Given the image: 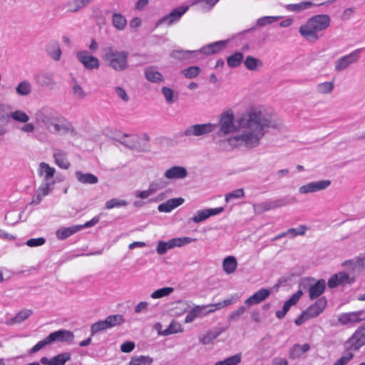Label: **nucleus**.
<instances>
[{"label":"nucleus","instance_id":"6e6552de","mask_svg":"<svg viewBox=\"0 0 365 365\" xmlns=\"http://www.w3.org/2000/svg\"><path fill=\"white\" fill-rule=\"evenodd\" d=\"M189 6H181L173 9L168 14L159 19L156 23V27L160 25L170 26L178 22L182 16L188 10Z\"/></svg>","mask_w":365,"mask_h":365},{"label":"nucleus","instance_id":"72a5a7b5","mask_svg":"<svg viewBox=\"0 0 365 365\" xmlns=\"http://www.w3.org/2000/svg\"><path fill=\"white\" fill-rule=\"evenodd\" d=\"M280 19H281V16H267L261 17L257 20L256 24L255 26H253L252 28H251L250 29H247L246 31L247 32L252 31L255 30L257 28L263 27L267 25H269L274 22L278 21Z\"/></svg>","mask_w":365,"mask_h":365},{"label":"nucleus","instance_id":"4be33fe9","mask_svg":"<svg viewBox=\"0 0 365 365\" xmlns=\"http://www.w3.org/2000/svg\"><path fill=\"white\" fill-rule=\"evenodd\" d=\"M308 230L307 226L304 225H299L298 227L295 228H289L286 232H283L278 235L275 236L272 239V241H275L277 240L288 237L289 238H293L298 235H304L306 231Z\"/></svg>","mask_w":365,"mask_h":365},{"label":"nucleus","instance_id":"dca6fc26","mask_svg":"<svg viewBox=\"0 0 365 365\" xmlns=\"http://www.w3.org/2000/svg\"><path fill=\"white\" fill-rule=\"evenodd\" d=\"M327 303V299L322 297L318 299L313 304L308 307L304 312L309 319L314 318L324 310Z\"/></svg>","mask_w":365,"mask_h":365},{"label":"nucleus","instance_id":"49530a36","mask_svg":"<svg viewBox=\"0 0 365 365\" xmlns=\"http://www.w3.org/2000/svg\"><path fill=\"white\" fill-rule=\"evenodd\" d=\"M65 7L70 13H77L83 9L81 0H69L66 1Z\"/></svg>","mask_w":365,"mask_h":365},{"label":"nucleus","instance_id":"f03ea898","mask_svg":"<svg viewBox=\"0 0 365 365\" xmlns=\"http://www.w3.org/2000/svg\"><path fill=\"white\" fill-rule=\"evenodd\" d=\"M34 118L38 125L46 127L51 133L59 135L75 133L70 123H59V115L51 107H41L36 111Z\"/></svg>","mask_w":365,"mask_h":365},{"label":"nucleus","instance_id":"c9c22d12","mask_svg":"<svg viewBox=\"0 0 365 365\" xmlns=\"http://www.w3.org/2000/svg\"><path fill=\"white\" fill-rule=\"evenodd\" d=\"M55 174V169L51 167L46 163H41L38 168V175L44 177L43 182H48V180L53 177Z\"/></svg>","mask_w":365,"mask_h":365},{"label":"nucleus","instance_id":"58836bf2","mask_svg":"<svg viewBox=\"0 0 365 365\" xmlns=\"http://www.w3.org/2000/svg\"><path fill=\"white\" fill-rule=\"evenodd\" d=\"M112 24L116 29L123 31L126 27L127 20L121 14L115 13L112 16Z\"/></svg>","mask_w":365,"mask_h":365},{"label":"nucleus","instance_id":"2f4dec72","mask_svg":"<svg viewBox=\"0 0 365 365\" xmlns=\"http://www.w3.org/2000/svg\"><path fill=\"white\" fill-rule=\"evenodd\" d=\"M32 313L33 312L31 309L22 310L16 314L15 317L6 320L5 324L10 326L20 324L28 319L32 314Z\"/></svg>","mask_w":365,"mask_h":365},{"label":"nucleus","instance_id":"a211bd4d","mask_svg":"<svg viewBox=\"0 0 365 365\" xmlns=\"http://www.w3.org/2000/svg\"><path fill=\"white\" fill-rule=\"evenodd\" d=\"M302 294V290H298L296 293L292 294L291 297L284 302L282 309L276 312L277 318L279 319H283L289 310L290 307L298 302Z\"/></svg>","mask_w":365,"mask_h":365},{"label":"nucleus","instance_id":"8fccbe9b","mask_svg":"<svg viewBox=\"0 0 365 365\" xmlns=\"http://www.w3.org/2000/svg\"><path fill=\"white\" fill-rule=\"evenodd\" d=\"M16 91L21 96H28L31 93V85L29 81H24L17 86Z\"/></svg>","mask_w":365,"mask_h":365},{"label":"nucleus","instance_id":"423d86ee","mask_svg":"<svg viewBox=\"0 0 365 365\" xmlns=\"http://www.w3.org/2000/svg\"><path fill=\"white\" fill-rule=\"evenodd\" d=\"M217 128L215 123L195 124L187 127L182 133V136L187 138L200 137L212 133Z\"/></svg>","mask_w":365,"mask_h":365},{"label":"nucleus","instance_id":"864d4df0","mask_svg":"<svg viewBox=\"0 0 365 365\" xmlns=\"http://www.w3.org/2000/svg\"><path fill=\"white\" fill-rule=\"evenodd\" d=\"M127 205V202L124 200L113 198L106 202L105 207L107 210H110L115 207H124Z\"/></svg>","mask_w":365,"mask_h":365},{"label":"nucleus","instance_id":"4468645a","mask_svg":"<svg viewBox=\"0 0 365 365\" xmlns=\"http://www.w3.org/2000/svg\"><path fill=\"white\" fill-rule=\"evenodd\" d=\"M365 319V310L341 314L338 322L342 325L358 323Z\"/></svg>","mask_w":365,"mask_h":365},{"label":"nucleus","instance_id":"c03bdc74","mask_svg":"<svg viewBox=\"0 0 365 365\" xmlns=\"http://www.w3.org/2000/svg\"><path fill=\"white\" fill-rule=\"evenodd\" d=\"M9 116L11 117L14 120L22 123L29 122L30 119L29 116L24 111L21 110H16L10 113Z\"/></svg>","mask_w":365,"mask_h":365},{"label":"nucleus","instance_id":"69168bd1","mask_svg":"<svg viewBox=\"0 0 365 365\" xmlns=\"http://www.w3.org/2000/svg\"><path fill=\"white\" fill-rule=\"evenodd\" d=\"M218 336L219 333L210 331L201 337L200 340L202 344L207 345L212 343V341L215 340Z\"/></svg>","mask_w":365,"mask_h":365},{"label":"nucleus","instance_id":"c85d7f7f","mask_svg":"<svg viewBox=\"0 0 365 365\" xmlns=\"http://www.w3.org/2000/svg\"><path fill=\"white\" fill-rule=\"evenodd\" d=\"M75 177L82 184L93 185L98 182V177L92 173H84L82 171L77 170L75 173Z\"/></svg>","mask_w":365,"mask_h":365},{"label":"nucleus","instance_id":"a19ab883","mask_svg":"<svg viewBox=\"0 0 365 365\" xmlns=\"http://www.w3.org/2000/svg\"><path fill=\"white\" fill-rule=\"evenodd\" d=\"M46 51L49 56L53 60L56 61L60 60L61 56V51L58 42L50 43L48 46Z\"/></svg>","mask_w":365,"mask_h":365},{"label":"nucleus","instance_id":"bf43d9fd","mask_svg":"<svg viewBox=\"0 0 365 365\" xmlns=\"http://www.w3.org/2000/svg\"><path fill=\"white\" fill-rule=\"evenodd\" d=\"M70 359L71 354L69 353H62L52 357L56 365H63L66 362L69 361Z\"/></svg>","mask_w":365,"mask_h":365},{"label":"nucleus","instance_id":"f704fd0d","mask_svg":"<svg viewBox=\"0 0 365 365\" xmlns=\"http://www.w3.org/2000/svg\"><path fill=\"white\" fill-rule=\"evenodd\" d=\"M81 230V227L73 225L68 227H61L56 231V237L59 240H64Z\"/></svg>","mask_w":365,"mask_h":365},{"label":"nucleus","instance_id":"e2e57ef3","mask_svg":"<svg viewBox=\"0 0 365 365\" xmlns=\"http://www.w3.org/2000/svg\"><path fill=\"white\" fill-rule=\"evenodd\" d=\"M166 185V183L163 181L162 179H158L156 180L153 181L149 185V189L153 192H155L157 190H159L160 189H163Z\"/></svg>","mask_w":365,"mask_h":365},{"label":"nucleus","instance_id":"9b49d317","mask_svg":"<svg viewBox=\"0 0 365 365\" xmlns=\"http://www.w3.org/2000/svg\"><path fill=\"white\" fill-rule=\"evenodd\" d=\"M194 241L195 239L188 237H176L168 242L159 241L156 251H167L175 247H180Z\"/></svg>","mask_w":365,"mask_h":365},{"label":"nucleus","instance_id":"5701e85b","mask_svg":"<svg viewBox=\"0 0 365 365\" xmlns=\"http://www.w3.org/2000/svg\"><path fill=\"white\" fill-rule=\"evenodd\" d=\"M227 45L226 41H219L210 44H207L205 46H203L200 50H197V53H202L205 55H210L213 53H216L220 51L222 49L225 48Z\"/></svg>","mask_w":365,"mask_h":365},{"label":"nucleus","instance_id":"37998d69","mask_svg":"<svg viewBox=\"0 0 365 365\" xmlns=\"http://www.w3.org/2000/svg\"><path fill=\"white\" fill-rule=\"evenodd\" d=\"M313 6L311 1H302L298 4H290L286 6L288 11L292 12H300L302 11L309 9Z\"/></svg>","mask_w":365,"mask_h":365},{"label":"nucleus","instance_id":"2eb2a0df","mask_svg":"<svg viewBox=\"0 0 365 365\" xmlns=\"http://www.w3.org/2000/svg\"><path fill=\"white\" fill-rule=\"evenodd\" d=\"M48 336L51 344L54 342L70 343L75 337L72 331L66 329H59L51 332Z\"/></svg>","mask_w":365,"mask_h":365},{"label":"nucleus","instance_id":"7ed1b4c3","mask_svg":"<svg viewBox=\"0 0 365 365\" xmlns=\"http://www.w3.org/2000/svg\"><path fill=\"white\" fill-rule=\"evenodd\" d=\"M330 24V18L327 14L316 15L302 24L299 29L301 36L309 42L319 38V32L327 29Z\"/></svg>","mask_w":365,"mask_h":365},{"label":"nucleus","instance_id":"680f3d73","mask_svg":"<svg viewBox=\"0 0 365 365\" xmlns=\"http://www.w3.org/2000/svg\"><path fill=\"white\" fill-rule=\"evenodd\" d=\"M244 195L245 192L242 188L237 189L225 195V201L229 202L234 199L241 198L243 197Z\"/></svg>","mask_w":365,"mask_h":365},{"label":"nucleus","instance_id":"bb28decb","mask_svg":"<svg viewBox=\"0 0 365 365\" xmlns=\"http://www.w3.org/2000/svg\"><path fill=\"white\" fill-rule=\"evenodd\" d=\"M50 190V183L48 182H42L39 187L36 190L31 201V204L38 205L43 197L48 195Z\"/></svg>","mask_w":365,"mask_h":365},{"label":"nucleus","instance_id":"ddd939ff","mask_svg":"<svg viewBox=\"0 0 365 365\" xmlns=\"http://www.w3.org/2000/svg\"><path fill=\"white\" fill-rule=\"evenodd\" d=\"M289 204L285 199L281 198L273 201L262 202L253 205L255 213L260 215L269 210L276 209L279 207L286 206Z\"/></svg>","mask_w":365,"mask_h":365},{"label":"nucleus","instance_id":"3c124183","mask_svg":"<svg viewBox=\"0 0 365 365\" xmlns=\"http://www.w3.org/2000/svg\"><path fill=\"white\" fill-rule=\"evenodd\" d=\"M241 361V354H237L222 361H217L214 365H237Z\"/></svg>","mask_w":365,"mask_h":365},{"label":"nucleus","instance_id":"603ef678","mask_svg":"<svg viewBox=\"0 0 365 365\" xmlns=\"http://www.w3.org/2000/svg\"><path fill=\"white\" fill-rule=\"evenodd\" d=\"M200 67L193 66L183 69L181 72L187 78H194L200 73Z\"/></svg>","mask_w":365,"mask_h":365},{"label":"nucleus","instance_id":"c756f323","mask_svg":"<svg viewBox=\"0 0 365 365\" xmlns=\"http://www.w3.org/2000/svg\"><path fill=\"white\" fill-rule=\"evenodd\" d=\"M145 76L148 81L152 83H158L164 81L163 75L153 66L145 68Z\"/></svg>","mask_w":365,"mask_h":365},{"label":"nucleus","instance_id":"9d476101","mask_svg":"<svg viewBox=\"0 0 365 365\" xmlns=\"http://www.w3.org/2000/svg\"><path fill=\"white\" fill-rule=\"evenodd\" d=\"M360 49H356L353 52L341 56L334 61V70L341 72L354 63H356L359 58Z\"/></svg>","mask_w":365,"mask_h":365},{"label":"nucleus","instance_id":"ea45409f","mask_svg":"<svg viewBox=\"0 0 365 365\" xmlns=\"http://www.w3.org/2000/svg\"><path fill=\"white\" fill-rule=\"evenodd\" d=\"M237 263L234 256H228L225 257L222 262L224 271L227 274H231L236 269Z\"/></svg>","mask_w":365,"mask_h":365},{"label":"nucleus","instance_id":"f8f14e48","mask_svg":"<svg viewBox=\"0 0 365 365\" xmlns=\"http://www.w3.org/2000/svg\"><path fill=\"white\" fill-rule=\"evenodd\" d=\"M76 58L87 70L98 69L100 67L99 59L97 57L89 55L87 51H78L76 53Z\"/></svg>","mask_w":365,"mask_h":365},{"label":"nucleus","instance_id":"de8ad7c7","mask_svg":"<svg viewBox=\"0 0 365 365\" xmlns=\"http://www.w3.org/2000/svg\"><path fill=\"white\" fill-rule=\"evenodd\" d=\"M234 303H235V300L233 299H225L218 303L210 304H208V307H210V309L207 310V312L212 313V312H215L216 310L220 309L223 307H227Z\"/></svg>","mask_w":365,"mask_h":365},{"label":"nucleus","instance_id":"e433bc0d","mask_svg":"<svg viewBox=\"0 0 365 365\" xmlns=\"http://www.w3.org/2000/svg\"><path fill=\"white\" fill-rule=\"evenodd\" d=\"M244 64L247 69L252 71H256L262 66V62L259 58L252 56H247L245 58Z\"/></svg>","mask_w":365,"mask_h":365},{"label":"nucleus","instance_id":"13d9d810","mask_svg":"<svg viewBox=\"0 0 365 365\" xmlns=\"http://www.w3.org/2000/svg\"><path fill=\"white\" fill-rule=\"evenodd\" d=\"M162 93L165 97V99L167 103H172L175 101L178 98V95H176L175 98H174V92L173 91L168 87H163Z\"/></svg>","mask_w":365,"mask_h":365},{"label":"nucleus","instance_id":"39448f33","mask_svg":"<svg viewBox=\"0 0 365 365\" xmlns=\"http://www.w3.org/2000/svg\"><path fill=\"white\" fill-rule=\"evenodd\" d=\"M124 322V319L121 314H113L108 316L104 320H100L93 323L91 327V336L110 329L115 326Z\"/></svg>","mask_w":365,"mask_h":365},{"label":"nucleus","instance_id":"79ce46f5","mask_svg":"<svg viewBox=\"0 0 365 365\" xmlns=\"http://www.w3.org/2000/svg\"><path fill=\"white\" fill-rule=\"evenodd\" d=\"M244 56L242 52H235L227 58V63L230 68L238 67L243 61Z\"/></svg>","mask_w":365,"mask_h":365},{"label":"nucleus","instance_id":"393cba45","mask_svg":"<svg viewBox=\"0 0 365 365\" xmlns=\"http://www.w3.org/2000/svg\"><path fill=\"white\" fill-rule=\"evenodd\" d=\"M326 282L324 279H319L309 288V296L311 299L318 298L325 290Z\"/></svg>","mask_w":365,"mask_h":365},{"label":"nucleus","instance_id":"cd10ccee","mask_svg":"<svg viewBox=\"0 0 365 365\" xmlns=\"http://www.w3.org/2000/svg\"><path fill=\"white\" fill-rule=\"evenodd\" d=\"M309 349L310 345L309 344H304L303 345L296 344L290 348L289 351V357L292 359H297Z\"/></svg>","mask_w":365,"mask_h":365},{"label":"nucleus","instance_id":"473e14b6","mask_svg":"<svg viewBox=\"0 0 365 365\" xmlns=\"http://www.w3.org/2000/svg\"><path fill=\"white\" fill-rule=\"evenodd\" d=\"M36 81L41 86H52L56 84L53 75L50 73H43L36 75Z\"/></svg>","mask_w":365,"mask_h":365},{"label":"nucleus","instance_id":"7c9ffc66","mask_svg":"<svg viewBox=\"0 0 365 365\" xmlns=\"http://www.w3.org/2000/svg\"><path fill=\"white\" fill-rule=\"evenodd\" d=\"M197 53V51L176 49L172 51L170 56L173 58L183 61L192 58Z\"/></svg>","mask_w":365,"mask_h":365},{"label":"nucleus","instance_id":"a878e982","mask_svg":"<svg viewBox=\"0 0 365 365\" xmlns=\"http://www.w3.org/2000/svg\"><path fill=\"white\" fill-rule=\"evenodd\" d=\"M53 157L55 159V163L59 168L66 170L70 167V163L65 151L56 149L53 152Z\"/></svg>","mask_w":365,"mask_h":365},{"label":"nucleus","instance_id":"412c9836","mask_svg":"<svg viewBox=\"0 0 365 365\" xmlns=\"http://www.w3.org/2000/svg\"><path fill=\"white\" fill-rule=\"evenodd\" d=\"M164 176L169 180L183 179L187 176V171L185 167L175 165L168 169Z\"/></svg>","mask_w":365,"mask_h":365},{"label":"nucleus","instance_id":"aec40b11","mask_svg":"<svg viewBox=\"0 0 365 365\" xmlns=\"http://www.w3.org/2000/svg\"><path fill=\"white\" fill-rule=\"evenodd\" d=\"M209 309L210 307H208V304L203 306H195L187 312L185 318V323H191L197 317H202L209 314L210 313L207 312Z\"/></svg>","mask_w":365,"mask_h":365},{"label":"nucleus","instance_id":"09e8293b","mask_svg":"<svg viewBox=\"0 0 365 365\" xmlns=\"http://www.w3.org/2000/svg\"><path fill=\"white\" fill-rule=\"evenodd\" d=\"M182 331V328L180 324L176 322L175 321L171 322L170 325L165 329L161 334L164 336H168L172 334H176L181 332Z\"/></svg>","mask_w":365,"mask_h":365},{"label":"nucleus","instance_id":"5fc2aeb1","mask_svg":"<svg viewBox=\"0 0 365 365\" xmlns=\"http://www.w3.org/2000/svg\"><path fill=\"white\" fill-rule=\"evenodd\" d=\"M174 291L173 287H163L161 289H158L154 291L151 294V297L153 299H159L166 296H168Z\"/></svg>","mask_w":365,"mask_h":365},{"label":"nucleus","instance_id":"6ab92c4d","mask_svg":"<svg viewBox=\"0 0 365 365\" xmlns=\"http://www.w3.org/2000/svg\"><path fill=\"white\" fill-rule=\"evenodd\" d=\"M223 211L222 207L210 208L197 211L196 214L191 218L195 223H200L208 217L218 215Z\"/></svg>","mask_w":365,"mask_h":365},{"label":"nucleus","instance_id":"4d7b16f0","mask_svg":"<svg viewBox=\"0 0 365 365\" xmlns=\"http://www.w3.org/2000/svg\"><path fill=\"white\" fill-rule=\"evenodd\" d=\"M352 351H353L346 350V352L337 359L333 365H346L354 358Z\"/></svg>","mask_w":365,"mask_h":365},{"label":"nucleus","instance_id":"6e6d98bb","mask_svg":"<svg viewBox=\"0 0 365 365\" xmlns=\"http://www.w3.org/2000/svg\"><path fill=\"white\" fill-rule=\"evenodd\" d=\"M348 264H349L353 267V269H355L356 267L365 268V256L362 257H359L356 260L350 259L346 261L343 263V265L345 266L347 265Z\"/></svg>","mask_w":365,"mask_h":365},{"label":"nucleus","instance_id":"20e7f679","mask_svg":"<svg viewBox=\"0 0 365 365\" xmlns=\"http://www.w3.org/2000/svg\"><path fill=\"white\" fill-rule=\"evenodd\" d=\"M128 52L118 51L109 46L103 49V59L107 65L116 71H123L128 68Z\"/></svg>","mask_w":365,"mask_h":365},{"label":"nucleus","instance_id":"a18cd8bd","mask_svg":"<svg viewBox=\"0 0 365 365\" xmlns=\"http://www.w3.org/2000/svg\"><path fill=\"white\" fill-rule=\"evenodd\" d=\"M153 361L149 356H133L130 365H150Z\"/></svg>","mask_w":365,"mask_h":365},{"label":"nucleus","instance_id":"0eeeda50","mask_svg":"<svg viewBox=\"0 0 365 365\" xmlns=\"http://www.w3.org/2000/svg\"><path fill=\"white\" fill-rule=\"evenodd\" d=\"M365 345V324L360 326L346 341L345 346L347 351H357Z\"/></svg>","mask_w":365,"mask_h":365},{"label":"nucleus","instance_id":"f3484780","mask_svg":"<svg viewBox=\"0 0 365 365\" xmlns=\"http://www.w3.org/2000/svg\"><path fill=\"white\" fill-rule=\"evenodd\" d=\"M271 294V290L267 288H261L245 301V304L251 307L264 301Z\"/></svg>","mask_w":365,"mask_h":365},{"label":"nucleus","instance_id":"0e129e2a","mask_svg":"<svg viewBox=\"0 0 365 365\" xmlns=\"http://www.w3.org/2000/svg\"><path fill=\"white\" fill-rule=\"evenodd\" d=\"M73 93L78 99H83L86 96V93L76 81L73 86Z\"/></svg>","mask_w":365,"mask_h":365},{"label":"nucleus","instance_id":"1a4fd4ad","mask_svg":"<svg viewBox=\"0 0 365 365\" xmlns=\"http://www.w3.org/2000/svg\"><path fill=\"white\" fill-rule=\"evenodd\" d=\"M331 184L330 180H321L312 181L299 187L298 192L300 195H307L322 191L329 187Z\"/></svg>","mask_w":365,"mask_h":365},{"label":"nucleus","instance_id":"4c0bfd02","mask_svg":"<svg viewBox=\"0 0 365 365\" xmlns=\"http://www.w3.org/2000/svg\"><path fill=\"white\" fill-rule=\"evenodd\" d=\"M334 88V81H324L316 86V91L321 95H329L333 92Z\"/></svg>","mask_w":365,"mask_h":365},{"label":"nucleus","instance_id":"338daca9","mask_svg":"<svg viewBox=\"0 0 365 365\" xmlns=\"http://www.w3.org/2000/svg\"><path fill=\"white\" fill-rule=\"evenodd\" d=\"M220 0H198L197 2L200 4L202 9L210 11Z\"/></svg>","mask_w":365,"mask_h":365},{"label":"nucleus","instance_id":"b1692460","mask_svg":"<svg viewBox=\"0 0 365 365\" xmlns=\"http://www.w3.org/2000/svg\"><path fill=\"white\" fill-rule=\"evenodd\" d=\"M184 199L182 197L172 198L162 204H160L158 207V210L160 212H170L173 209L182 205Z\"/></svg>","mask_w":365,"mask_h":365},{"label":"nucleus","instance_id":"774afa93","mask_svg":"<svg viewBox=\"0 0 365 365\" xmlns=\"http://www.w3.org/2000/svg\"><path fill=\"white\" fill-rule=\"evenodd\" d=\"M340 284H351L354 282V278L350 277L349 275L346 272H338Z\"/></svg>","mask_w":365,"mask_h":365},{"label":"nucleus","instance_id":"f257e3e1","mask_svg":"<svg viewBox=\"0 0 365 365\" xmlns=\"http://www.w3.org/2000/svg\"><path fill=\"white\" fill-rule=\"evenodd\" d=\"M220 135L231 133L239 134L222 140L220 146L225 150H230L242 146L248 149L258 147L269 129L281 130L284 128V122L275 113L262 106H252L235 120L234 113L229 109L219 116Z\"/></svg>","mask_w":365,"mask_h":365},{"label":"nucleus","instance_id":"052dcab7","mask_svg":"<svg viewBox=\"0 0 365 365\" xmlns=\"http://www.w3.org/2000/svg\"><path fill=\"white\" fill-rule=\"evenodd\" d=\"M51 341L48 339V336H47L43 339L39 341L36 344H35L29 351L30 354H34L38 352L46 346L51 344Z\"/></svg>","mask_w":365,"mask_h":365}]
</instances>
